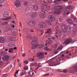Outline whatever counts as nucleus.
I'll return each instance as SVG.
<instances>
[{
    "mask_svg": "<svg viewBox=\"0 0 77 77\" xmlns=\"http://www.w3.org/2000/svg\"><path fill=\"white\" fill-rule=\"evenodd\" d=\"M31 75H32L31 72H28V76H30Z\"/></svg>",
    "mask_w": 77,
    "mask_h": 77,
    "instance_id": "nucleus-33",
    "label": "nucleus"
},
{
    "mask_svg": "<svg viewBox=\"0 0 77 77\" xmlns=\"http://www.w3.org/2000/svg\"><path fill=\"white\" fill-rule=\"evenodd\" d=\"M77 31V29L75 28V29H74V32H76Z\"/></svg>",
    "mask_w": 77,
    "mask_h": 77,
    "instance_id": "nucleus-61",
    "label": "nucleus"
},
{
    "mask_svg": "<svg viewBox=\"0 0 77 77\" xmlns=\"http://www.w3.org/2000/svg\"><path fill=\"white\" fill-rule=\"evenodd\" d=\"M48 25H51V23L49 21H48Z\"/></svg>",
    "mask_w": 77,
    "mask_h": 77,
    "instance_id": "nucleus-44",
    "label": "nucleus"
},
{
    "mask_svg": "<svg viewBox=\"0 0 77 77\" xmlns=\"http://www.w3.org/2000/svg\"><path fill=\"white\" fill-rule=\"evenodd\" d=\"M72 8V6H68L66 8V9H70Z\"/></svg>",
    "mask_w": 77,
    "mask_h": 77,
    "instance_id": "nucleus-28",
    "label": "nucleus"
},
{
    "mask_svg": "<svg viewBox=\"0 0 77 77\" xmlns=\"http://www.w3.org/2000/svg\"><path fill=\"white\" fill-rule=\"evenodd\" d=\"M47 51H49V52H50V51H51V49L48 48V50H47Z\"/></svg>",
    "mask_w": 77,
    "mask_h": 77,
    "instance_id": "nucleus-39",
    "label": "nucleus"
},
{
    "mask_svg": "<svg viewBox=\"0 0 77 77\" xmlns=\"http://www.w3.org/2000/svg\"><path fill=\"white\" fill-rule=\"evenodd\" d=\"M59 20H60V22H62V21L63 20L62 19H61V18H59Z\"/></svg>",
    "mask_w": 77,
    "mask_h": 77,
    "instance_id": "nucleus-55",
    "label": "nucleus"
},
{
    "mask_svg": "<svg viewBox=\"0 0 77 77\" xmlns=\"http://www.w3.org/2000/svg\"><path fill=\"white\" fill-rule=\"evenodd\" d=\"M3 77H7V74H5L3 75Z\"/></svg>",
    "mask_w": 77,
    "mask_h": 77,
    "instance_id": "nucleus-51",
    "label": "nucleus"
},
{
    "mask_svg": "<svg viewBox=\"0 0 77 77\" xmlns=\"http://www.w3.org/2000/svg\"><path fill=\"white\" fill-rule=\"evenodd\" d=\"M56 35H57L58 36H60L61 35V32L60 31H58L57 32H56Z\"/></svg>",
    "mask_w": 77,
    "mask_h": 77,
    "instance_id": "nucleus-22",
    "label": "nucleus"
},
{
    "mask_svg": "<svg viewBox=\"0 0 77 77\" xmlns=\"http://www.w3.org/2000/svg\"><path fill=\"white\" fill-rule=\"evenodd\" d=\"M41 8L43 10H44V11H48V9L47 8L46 6L44 5L41 6Z\"/></svg>",
    "mask_w": 77,
    "mask_h": 77,
    "instance_id": "nucleus-12",
    "label": "nucleus"
},
{
    "mask_svg": "<svg viewBox=\"0 0 77 77\" xmlns=\"http://www.w3.org/2000/svg\"><path fill=\"white\" fill-rule=\"evenodd\" d=\"M33 8L34 10L36 11V10H38V6L37 5H34L33 6Z\"/></svg>",
    "mask_w": 77,
    "mask_h": 77,
    "instance_id": "nucleus-18",
    "label": "nucleus"
},
{
    "mask_svg": "<svg viewBox=\"0 0 77 77\" xmlns=\"http://www.w3.org/2000/svg\"><path fill=\"white\" fill-rule=\"evenodd\" d=\"M38 57L39 59H42L44 57V54L43 52H40L37 53Z\"/></svg>",
    "mask_w": 77,
    "mask_h": 77,
    "instance_id": "nucleus-5",
    "label": "nucleus"
},
{
    "mask_svg": "<svg viewBox=\"0 0 77 77\" xmlns=\"http://www.w3.org/2000/svg\"><path fill=\"white\" fill-rule=\"evenodd\" d=\"M47 25L45 23H40L38 24V26L40 28H44Z\"/></svg>",
    "mask_w": 77,
    "mask_h": 77,
    "instance_id": "nucleus-6",
    "label": "nucleus"
},
{
    "mask_svg": "<svg viewBox=\"0 0 77 77\" xmlns=\"http://www.w3.org/2000/svg\"><path fill=\"white\" fill-rule=\"evenodd\" d=\"M23 2L24 6H26L29 3V2L27 1V0H22Z\"/></svg>",
    "mask_w": 77,
    "mask_h": 77,
    "instance_id": "nucleus-14",
    "label": "nucleus"
},
{
    "mask_svg": "<svg viewBox=\"0 0 77 77\" xmlns=\"http://www.w3.org/2000/svg\"><path fill=\"white\" fill-rule=\"evenodd\" d=\"M67 72L66 70H64L63 71V72H64V73H65V72Z\"/></svg>",
    "mask_w": 77,
    "mask_h": 77,
    "instance_id": "nucleus-52",
    "label": "nucleus"
},
{
    "mask_svg": "<svg viewBox=\"0 0 77 77\" xmlns=\"http://www.w3.org/2000/svg\"><path fill=\"white\" fill-rule=\"evenodd\" d=\"M49 20L50 21H54V17L52 15H49L48 17Z\"/></svg>",
    "mask_w": 77,
    "mask_h": 77,
    "instance_id": "nucleus-9",
    "label": "nucleus"
},
{
    "mask_svg": "<svg viewBox=\"0 0 77 77\" xmlns=\"http://www.w3.org/2000/svg\"><path fill=\"white\" fill-rule=\"evenodd\" d=\"M5 41V38L2 37L0 38V43H3Z\"/></svg>",
    "mask_w": 77,
    "mask_h": 77,
    "instance_id": "nucleus-16",
    "label": "nucleus"
},
{
    "mask_svg": "<svg viewBox=\"0 0 77 77\" xmlns=\"http://www.w3.org/2000/svg\"><path fill=\"white\" fill-rule=\"evenodd\" d=\"M75 42H76V40H74L72 42V44H74Z\"/></svg>",
    "mask_w": 77,
    "mask_h": 77,
    "instance_id": "nucleus-48",
    "label": "nucleus"
},
{
    "mask_svg": "<svg viewBox=\"0 0 77 77\" xmlns=\"http://www.w3.org/2000/svg\"><path fill=\"white\" fill-rule=\"evenodd\" d=\"M51 38H52V39H53V40H55V38L54 37H52Z\"/></svg>",
    "mask_w": 77,
    "mask_h": 77,
    "instance_id": "nucleus-57",
    "label": "nucleus"
},
{
    "mask_svg": "<svg viewBox=\"0 0 77 77\" xmlns=\"http://www.w3.org/2000/svg\"><path fill=\"white\" fill-rule=\"evenodd\" d=\"M8 46H9L10 47H15V45L14 43H10L8 45Z\"/></svg>",
    "mask_w": 77,
    "mask_h": 77,
    "instance_id": "nucleus-17",
    "label": "nucleus"
},
{
    "mask_svg": "<svg viewBox=\"0 0 77 77\" xmlns=\"http://www.w3.org/2000/svg\"><path fill=\"white\" fill-rule=\"evenodd\" d=\"M62 9V7L59 5L55 7V10H61Z\"/></svg>",
    "mask_w": 77,
    "mask_h": 77,
    "instance_id": "nucleus-11",
    "label": "nucleus"
},
{
    "mask_svg": "<svg viewBox=\"0 0 77 77\" xmlns=\"http://www.w3.org/2000/svg\"><path fill=\"white\" fill-rule=\"evenodd\" d=\"M61 58H62V57H59L58 59H59V60H61Z\"/></svg>",
    "mask_w": 77,
    "mask_h": 77,
    "instance_id": "nucleus-58",
    "label": "nucleus"
},
{
    "mask_svg": "<svg viewBox=\"0 0 77 77\" xmlns=\"http://www.w3.org/2000/svg\"><path fill=\"white\" fill-rule=\"evenodd\" d=\"M67 22L69 24H74V23H73L72 20L70 19H68L67 20Z\"/></svg>",
    "mask_w": 77,
    "mask_h": 77,
    "instance_id": "nucleus-13",
    "label": "nucleus"
},
{
    "mask_svg": "<svg viewBox=\"0 0 77 77\" xmlns=\"http://www.w3.org/2000/svg\"><path fill=\"white\" fill-rule=\"evenodd\" d=\"M65 58H66L67 59H70V57H69L68 55H67L65 56Z\"/></svg>",
    "mask_w": 77,
    "mask_h": 77,
    "instance_id": "nucleus-36",
    "label": "nucleus"
},
{
    "mask_svg": "<svg viewBox=\"0 0 77 77\" xmlns=\"http://www.w3.org/2000/svg\"><path fill=\"white\" fill-rule=\"evenodd\" d=\"M39 67H40V66H39V67H37V68H36V69H35L36 70V71H37V70H38V69H39Z\"/></svg>",
    "mask_w": 77,
    "mask_h": 77,
    "instance_id": "nucleus-59",
    "label": "nucleus"
},
{
    "mask_svg": "<svg viewBox=\"0 0 77 77\" xmlns=\"http://www.w3.org/2000/svg\"><path fill=\"white\" fill-rule=\"evenodd\" d=\"M11 17H8L7 18H5L2 19V20L3 21H7V20H10L11 19Z\"/></svg>",
    "mask_w": 77,
    "mask_h": 77,
    "instance_id": "nucleus-19",
    "label": "nucleus"
},
{
    "mask_svg": "<svg viewBox=\"0 0 77 77\" xmlns=\"http://www.w3.org/2000/svg\"><path fill=\"white\" fill-rule=\"evenodd\" d=\"M20 26H22V24H21V22H20Z\"/></svg>",
    "mask_w": 77,
    "mask_h": 77,
    "instance_id": "nucleus-60",
    "label": "nucleus"
},
{
    "mask_svg": "<svg viewBox=\"0 0 77 77\" xmlns=\"http://www.w3.org/2000/svg\"><path fill=\"white\" fill-rule=\"evenodd\" d=\"M31 37V36L29 34H28L26 36V38H30Z\"/></svg>",
    "mask_w": 77,
    "mask_h": 77,
    "instance_id": "nucleus-32",
    "label": "nucleus"
},
{
    "mask_svg": "<svg viewBox=\"0 0 77 77\" xmlns=\"http://www.w3.org/2000/svg\"><path fill=\"white\" fill-rule=\"evenodd\" d=\"M60 63V61L59 60H58V59L55 62V64H57L56 65H59Z\"/></svg>",
    "mask_w": 77,
    "mask_h": 77,
    "instance_id": "nucleus-23",
    "label": "nucleus"
},
{
    "mask_svg": "<svg viewBox=\"0 0 77 77\" xmlns=\"http://www.w3.org/2000/svg\"><path fill=\"white\" fill-rule=\"evenodd\" d=\"M15 5L16 7H19L21 6V3L19 1H16L15 3Z\"/></svg>",
    "mask_w": 77,
    "mask_h": 77,
    "instance_id": "nucleus-10",
    "label": "nucleus"
},
{
    "mask_svg": "<svg viewBox=\"0 0 77 77\" xmlns=\"http://www.w3.org/2000/svg\"><path fill=\"white\" fill-rule=\"evenodd\" d=\"M18 65H19V66L20 67H21V66H22L21 63H18Z\"/></svg>",
    "mask_w": 77,
    "mask_h": 77,
    "instance_id": "nucleus-46",
    "label": "nucleus"
},
{
    "mask_svg": "<svg viewBox=\"0 0 77 77\" xmlns=\"http://www.w3.org/2000/svg\"><path fill=\"white\" fill-rule=\"evenodd\" d=\"M49 75V73H47L44 75L43 76H47L48 75Z\"/></svg>",
    "mask_w": 77,
    "mask_h": 77,
    "instance_id": "nucleus-42",
    "label": "nucleus"
},
{
    "mask_svg": "<svg viewBox=\"0 0 77 77\" xmlns=\"http://www.w3.org/2000/svg\"><path fill=\"white\" fill-rule=\"evenodd\" d=\"M12 27H13V28H15V25H12Z\"/></svg>",
    "mask_w": 77,
    "mask_h": 77,
    "instance_id": "nucleus-63",
    "label": "nucleus"
},
{
    "mask_svg": "<svg viewBox=\"0 0 77 77\" xmlns=\"http://www.w3.org/2000/svg\"><path fill=\"white\" fill-rule=\"evenodd\" d=\"M5 1V0H0V3H3Z\"/></svg>",
    "mask_w": 77,
    "mask_h": 77,
    "instance_id": "nucleus-41",
    "label": "nucleus"
},
{
    "mask_svg": "<svg viewBox=\"0 0 77 77\" xmlns=\"http://www.w3.org/2000/svg\"><path fill=\"white\" fill-rule=\"evenodd\" d=\"M13 33L14 35H16V33H15V32H13Z\"/></svg>",
    "mask_w": 77,
    "mask_h": 77,
    "instance_id": "nucleus-56",
    "label": "nucleus"
},
{
    "mask_svg": "<svg viewBox=\"0 0 77 77\" xmlns=\"http://www.w3.org/2000/svg\"><path fill=\"white\" fill-rule=\"evenodd\" d=\"M8 53H12L13 52V49L12 48H10L8 51Z\"/></svg>",
    "mask_w": 77,
    "mask_h": 77,
    "instance_id": "nucleus-25",
    "label": "nucleus"
},
{
    "mask_svg": "<svg viewBox=\"0 0 77 77\" xmlns=\"http://www.w3.org/2000/svg\"><path fill=\"white\" fill-rule=\"evenodd\" d=\"M48 46H46L44 48L45 50L46 51H47V50H48Z\"/></svg>",
    "mask_w": 77,
    "mask_h": 77,
    "instance_id": "nucleus-38",
    "label": "nucleus"
},
{
    "mask_svg": "<svg viewBox=\"0 0 77 77\" xmlns=\"http://www.w3.org/2000/svg\"><path fill=\"white\" fill-rule=\"evenodd\" d=\"M37 14L36 12H34L30 14V17L32 18H35L37 17Z\"/></svg>",
    "mask_w": 77,
    "mask_h": 77,
    "instance_id": "nucleus-7",
    "label": "nucleus"
},
{
    "mask_svg": "<svg viewBox=\"0 0 77 77\" xmlns=\"http://www.w3.org/2000/svg\"><path fill=\"white\" fill-rule=\"evenodd\" d=\"M14 75V77H17V75H16V74H15Z\"/></svg>",
    "mask_w": 77,
    "mask_h": 77,
    "instance_id": "nucleus-64",
    "label": "nucleus"
},
{
    "mask_svg": "<svg viewBox=\"0 0 77 77\" xmlns=\"http://www.w3.org/2000/svg\"><path fill=\"white\" fill-rule=\"evenodd\" d=\"M31 72H32L31 75H34V72L32 71Z\"/></svg>",
    "mask_w": 77,
    "mask_h": 77,
    "instance_id": "nucleus-50",
    "label": "nucleus"
},
{
    "mask_svg": "<svg viewBox=\"0 0 77 77\" xmlns=\"http://www.w3.org/2000/svg\"><path fill=\"white\" fill-rule=\"evenodd\" d=\"M20 71V70L18 69V71H17L15 72V74H17L18 72V71Z\"/></svg>",
    "mask_w": 77,
    "mask_h": 77,
    "instance_id": "nucleus-54",
    "label": "nucleus"
},
{
    "mask_svg": "<svg viewBox=\"0 0 77 77\" xmlns=\"http://www.w3.org/2000/svg\"><path fill=\"white\" fill-rule=\"evenodd\" d=\"M61 29L63 32L66 33L70 32L71 30V27L70 26H65L63 25L61 27Z\"/></svg>",
    "mask_w": 77,
    "mask_h": 77,
    "instance_id": "nucleus-2",
    "label": "nucleus"
},
{
    "mask_svg": "<svg viewBox=\"0 0 77 77\" xmlns=\"http://www.w3.org/2000/svg\"><path fill=\"white\" fill-rule=\"evenodd\" d=\"M24 63H26V64H28V63H29V62L27 60H25L24 61Z\"/></svg>",
    "mask_w": 77,
    "mask_h": 77,
    "instance_id": "nucleus-43",
    "label": "nucleus"
},
{
    "mask_svg": "<svg viewBox=\"0 0 77 77\" xmlns=\"http://www.w3.org/2000/svg\"><path fill=\"white\" fill-rule=\"evenodd\" d=\"M14 50H16V49H17V47H15L14 48Z\"/></svg>",
    "mask_w": 77,
    "mask_h": 77,
    "instance_id": "nucleus-62",
    "label": "nucleus"
},
{
    "mask_svg": "<svg viewBox=\"0 0 77 77\" xmlns=\"http://www.w3.org/2000/svg\"><path fill=\"white\" fill-rule=\"evenodd\" d=\"M22 56H23V57H25L26 56V54H25L23 53L22 54Z\"/></svg>",
    "mask_w": 77,
    "mask_h": 77,
    "instance_id": "nucleus-49",
    "label": "nucleus"
},
{
    "mask_svg": "<svg viewBox=\"0 0 77 77\" xmlns=\"http://www.w3.org/2000/svg\"><path fill=\"white\" fill-rule=\"evenodd\" d=\"M44 32L43 31H41V34L40 35L41 36H42L44 34Z\"/></svg>",
    "mask_w": 77,
    "mask_h": 77,
    "instance_id": "nucleus-40",
    "label": "nucleus"
},
{
    "mask_svg": "<svg viewBox=\"0 0 77 77\" xmlns=\"http://www.w3.org/2000/svg\"><path fill=\"white\" fill-rule=\"evenodd\" d=\"M9 58V56L8 55H5V57H2V60L4 61H8Z\"/></svg>",
    "mask_w": 77,
    "mask_h": 77,
    "instance_id": "nucleus-8",
    "label": "nucleus"
},
{
    "mask_svg": "<svg viewBox=\"0 0 77 77\" xmlns=\"http://www.w3.org/2000/svg\"><path fill=\"white\" fill-rule=\"evenodd\" d=\"M37 42L38 39H37L36 38H35L33 39V41L31 42V45H33L31 46V47L32 49H33V50L35 49L36 47H39L40 48H42V47H44V45L42 44H37L35 45V43Z\"/></svg>",
    "mask_w": 77,
    "mask_h": 77,
    "instance_id": "nucleus-1",
    "label": "nucleus"
},
{
    "mask_svg": "<svg viewBox=\"0 0 77 77\" xmlns=\"http://www.w3.org/2000/svg\"><path fill=\"white\" fill-rule=\"evenodd\" d=\"M54 13L55 14H60V12L58 11H55L54 12Z\"/></svg>",
    "mask_w": 77,
    "mask_h": 77,
    "instance_id": "nucleus-29",
    "label": "nucleus"
},
{
    "mask_svg": "<svg viewBox=\"0 0 77 77\" xmlns=\"http://www.w3.org/2000/svg\"><path fill=\"white\" fill-rule=\"evenodd\" d=\"M27 28H24L23 30V32H24L25 33H26V32H27Z\"/></svg>",
    "mask_w": 77,
    "mask_h": 77,
    "instance_id": "nucleus-30",
    "label": "nucleus"
},
{
    "mask_svg": "<svg viewBox=\"0 0 77 77\" xmlns=\"http://www.w3.org/2000/svg\"><path fill=\"white\" fill-rule=\"evenodd\" d=\"M33 66H35V65H33V64H32V65H31V66H30L31 69H33Z\"/></svg>",
    "mask_w": 77,
    "mask_h": 77,
    "instance_id": "nucleus-47",
    "label": "nucleus"
},
{
    "mask_svg": "<svg viewBox=\"0 0 77 77\" xmlns=\"http://www.w3.org/2000/svg\"><path fill=\"white\" fill-rule=\"evenodd\" d=\"M4 16L5 17H7L9 16V15H8V14L5 12L4 13Z\"/></svg>",
    "mask_w": 77,
    "mask_h": 77,
    "instance_id": "nucleus-26",
    "label": "nucleus"
},
{
    "mask_svg": "<svg viewBox=\"0 0 77 77\" xmlns=\"http://www.w3.org/2000/svg\"><path fill=\"white\" fill-rule=\"evenodd\" d=\"M25 9L26 11H29L30 8L29 7H26Z\"/></svg>",
    "mask_w": 77,
    "mask_h": 77,
    "instance_id": "nucleus-37",
    "label": "nucleus"
},
{
    "mask_svg": "<svg viewBox=\"0 0 77 77\" xmlns=\"http://www.w3.org/2000/svg\"><path fill=\"white\" fill-rule=\"evenodd\" d=\"M29 68L27 66H26L25 68H24V69H28Z\"/></svg>",
    "mask_w": 77,
    "mask_h": 77,
    "instance_id": "nucleus-45",
    "label": "nucleus"
},
{
    "mask_svg": "<svg viewBox=\"0 0 77 77\" xmlns=\"http://www.w3.org/2000/svg\"><path fill=\"white\" fill-rule=\"evenodd\" d=\"M44 2L45 3H48V0H44Z\"/></svg>",
    "mask_w": 77,
    "mask_h": 77,
    "instance_id": "nucleus-34",
    "label": "nucleus"
},
{
    "mask_svg": "<svg viewBox=\"0 0 77 77\" xmlns=\"http://www.w3.org/2000/svg\"><path fill=\"white\" fill-rule=\"evenodd\" d=\"M36 25V22L33 20H31L28 23V25L30 26H34Z\"/></svg>",
    "mask_w": 77,
    "mask_h": 77,
    "instance_id": "nucleus-4",
    "label": "nucleus"
},
{
    "mask_svg": "<svg viewBox=\"0 0 77 77\" xmlns=\"http://www.w3.org/2000/svg\"><path fill=\"white\" fill-rule=\"evenodd\" d=\"M72 42V38L71 37H69L64 41V44L66 45H68L70 44Z\"/></svg>",
    "mask_w": 77,
    "mask_h": 77,
    "instance_id": "nucleus-3",
    "label": "nucleus"
},
{
    "mask_svg": "<svg viewBox=\"0 0 77 77\" xmlns=\"http://www.w3.org/2000/svg\"><path fill=\"white\" fill-rule=\"evenodd\" d=\"M55 30L56 31V32H58V31H59V30H58V28H57L55 29Z\"/></svg>",
    "mask_w": 77,
    "mask_h": 77,
    "instance_id": "nucleus-53",
    "label": "nucleus"
},
{
    "mask_svg": "<svg viewBox=\"0 0 77 77\" xmlns=\"http://www.w3.org/2000/svg\"><path fill=\"white\" fill-rule=\"evenodd\" d=\"M63 48V47L62 45L60 46L57 49L59 50H62Z\"/></svg>",
    "mask_w": 77,
    "mask_h": 77,
    "instance_id": "nucleus-27",
    "label": "nucleus"
},
{
    "mask_svg": "<svg viewBox=\"0 0 77 77\" xmlns=\"http://www.w3.org/2000/svg\"><path fill=\"white\" fill-rule=\"evenodd\" d=\"M0 55L1 56H5V52L4 51H1L0 52Z\"/></svg>",
    "mask_w": 77,
    "mask_h": 77,
    "instance_id": "nucleus-20",
    "label": "nucleus"
},
{
    "mask_svg": "<svg viewBox=\"0 0 77 77\" xmlns=\"http://www.w3.org/2000/svg\"><path fill=\"white\" fill-rule=\"evenodd\" d=\"M53 53L54 54H57V53H59V51L58 50H57V49L55 50L54 51Z\"/></svg>",
    "mask_w": 77,
    "mask_h": 77,
    "instance_id": "nucleus-21",
    "label": "nucleus"
},
{
    "mask_svg": "<svg viewBox=\"0 0 77 77\" xmlns=\"http://www.w3.org/2000/svg\"><path fill=\"white\" fill-rule=\"evenodd\" d=\"M46 42L48 43V45H50L52 44V42H51V41H48Z\"/></svg>",
    "mask_w": 77,
    "mask_h": 77,
    "instance_id": "nucleus-24",
    "label": "nucleus"
},
{
    "mask_svg": "<svg viewBox=\"0 0 77 77\" xmlns=\"http://www.w3.org/2000/svg\"><path fill=\"white\" fill-rule=\"evenodd\" d=\"M40 16L42 18H44L45 17V14H42V13H40L39 14Z\"/></svg>",
    "mask_w": 77,
    "mask_h": 77,
    "instance_id": "nucleus-15",
    "label": "nucleus"
},
{
    "mask_svg": "<svg viewBox=\"0 0 77 77\" xmlns=\"http://www.w3.org/2000/svg\"><path fill=\"white\" fill-rule=\"evenodd\" d=\"M24 74H25V73L24 72H22L20 74V76H23V75Z\"/></svg>",
    "mask_w": 77,
    "mask_h": 77,
    "instance_id": "nucleus-35",
    "label": "nucleus"
},
{
    "mask_svg": "<svg viewBox=\"0 0 77 77\" xmlns=\"http://www.w3.org/2000/svg\"><path fill=\"white\" fill-rule=\"evenodd\" d=\"M51 29H48L47 33H51Z\"/></svg>",
    "mask_w": 77,
    "mask_h": 77,
    "instance_id": "nucleus-31",
    "label": "nucleus"
}]
</instances>
